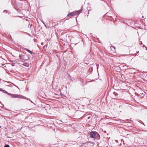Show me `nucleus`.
<instances>
[{"label":"nucleus","instance_id":"obj_24","mask_svg":"<svg viewBox=\"0 0 147 147\" xmlns=\"http://www.w3.org/2000/svg\"><path fill=\"white\" fill-rule=\"evenodd\" d=\"M76 20L77 21V20L76 18Z\"/></svg>","mask_w":147,"mask_h":147},{"label":"nucleus","instance_id":"obj_20","mask_svg":"<svg viewBox=\"0 0 147 147\" xmlns=\"http://www.w3.org/2000/svg\"><path fill=\"white\" fill-rule=\"evenodd\" d=\"M141 42V43H140V44H141V43H142V42Z\"/></svg>","mask_w":147,"mask_h":147},{"label":"nucleus","instance_id":"obj_17","mask_svg":"<svg viewBox=\"0 0 147 147\" xmlns=\"http://www.w3.org/2000/svg\"><path fill=\"white\" fill-rule=\"evenodd\" d=\"M142 124H143V125H144V126H145V125H144V123H142Z\"/></svg>","mask_w":147,"mask_h":147},{"label":"nucleus","instance_id":"obj_8","mask_svg":"<svg viewBox=\"0 0 147 147\" xmlns=\"http://www.w3.org/2000/svg\"><path fill=\"white\" fill-rule=\"evenodd\" d=\"M2 92L3 93L6 94H7L8 93V92L7 91H6V90H2Z\"/></svg>","mask_w":147,"mask_h":147},{"label":"nucleus","instance_id":"obj_16","mask_svg":"<svg viewBox=\"0 0 147 147\" xmlns=\"http://www.w3.org/2000/svg\"><path fill=\"white\" fill-rule=\"evenodd\" d=\"M41 44H42V45H43V42L41 43Z\"/></svg>","mask_w":147,"mask_h":147},{"label":"nucleus","instance_id":"obj_14","mask_svg":"<svg viewBox=\"0 0 147 147\" xmlns=\"http://www.w3.org/2000/svg\"><path fill=\"white\" fill-rule=\"evenodd\" d=\"M43 24H44V25H45V26L46 27H47L46 25H45V23H44V22H43Z\"/></svg>","mask_w":147,"mask_h":147},{"label":"nucleus","instance_id":"obj_1","mask_svg":"<svg viewBox=\"0 0 147 147\" xmlns=\"http://www.w3.org/2000/svg\"><path fill=\"white\" fill-rule=\"evenodd\" d=\"M90 137L91 138L97 139L99 140L100 139V136L99 134L95 131H92L89 134Z\"/></svg>","mask_w":147,"mask_h":147},{"label":"nucleus","instance_id":"obj_5","mask_svg":"<svg viewBox=\"0 0 147 147\" xmlns=\"http://www.w3.org/2000/svg\"><path fill=\"white\" fill-rule=\"evenodd\" d=\"M74 16V13L73 11L67 15V16L69 17L70 16Z\"/></svg>","mask_w":147,"mask_h":147},{"label":"nucleus","instance_id":"obj_15","mask_svg":"<svg viewBox=\"0 0 147 147\" xmlns=\"http://www.w3.org/2000/svg\"><path fill=\"white\" fill-rule=\"evenodd\" d=\"M3 90L1 88H0V91H2V90Z\"/></svg>","mask_w":147,"mask_h":147},{"label":"nucleus","instance_id":"obj_11","mask_svg":"<svg viewBox=\"0 0 147 147\" xmlns=\"http://www.w3.org/2000/svg\"><path fill=\"white\" fill-rule=\"evenodd\" d=\"M113 94L115 96L118 95V94L116 92H113Z\"/></svg>","mask_w":147,"mask_h":147},{"label":"nucleus","instance_id":"obj_7","mask_svg":"<svg viewBox=\"0 0 147 147\" xmlns=\"http://www.w3.org/2000/svg\"><path fill=\"white\" fill-rule=\"evenodd\" d=\"M25 50H26V51H27V52H28L29 53H30V54H34V53H33V52H32V51H30V50L27 49H25Z\"/></svg>","mask_w":147,"mask_h":147},{"label":"nucleus","instance_id":"obj_18","mask_svg":"<svg viewBox=\"0 0 147 147\" xmlns=\"http://www.w3.org/2000/svg\"><path fill=\"white\" fill-rule=\"evenodd\" d=\"M141 42V43H140V44H141V43H142V42Z\"/></svg>","mask_w":147,"mask_h":147},{"label":"nucleus","instance_id":"obj_21","mask_svg":"<svg viewBox=\"0 0 147 147\" xmlns=\"http://www.w3.org/2000/svg\"><path fill=\"white\" fill-rule=\"evenodd\" d=\"M31 26H32V25H31L30 26V27H31Z\"/></svg>","mask_w":147,"mask_h":147},{"label":"nucleus","instance_id":"obj_3","mask_svg":"<svg viewBox=\"0 0 147 147\" xmlns=\"http://www.w3.org/2000/svg\"><path fill=\"white\" fill-rule=\"evenodd\" d=\"M26 56L24 55H19V57L20 59L21 60H28L29 57H28V58H26Z\"/></svg>","mask_w":147,"mask_h":147},{"label":"nucleus","instance_id":"obj_13","mask_svg":"<svg viewBox=\"0 0 147 147\" xmlns=\"http://www.w3.org/2000/svg\"><path fill=\"white\" fill-rule=\"evenodd\" d=\"M23 98L26 99L28 100H29V99H28L27 98H25V97L24 98Z\"/></svg>","mask_w":147,"mask_h":147},{"label":"nucleus","instance_id":"obj_23","mask_svg":"<svg viewBox=\"0 0 147 147\" xmlns=\"http://www.w3.org/2000/svg\"><path fill=\"white\" fill-rule=\"evenodd\" d=\"M142 18H144V17L143 16H142Z\"/></svg>","mask_w":147,"mask_h":147},{"label":"nucleus","instance_id":"obj_4","mask_svg":"<svg viewBox=\"0 0 147 147\" xmlns=\"http://www.w3.org/2000/svg\"><path fill=\"white\" fill-rule=\"evenodd\" d=\"M82 9H81L79 10V11H74V15H79L81 12H82Z\"/></svg>","mask_w":147,"mask_h":147},{"label":"nucleus","instance_id":"obj_6","mask_svg":"<svg viewBox=\"0 0 147 147\" xmlns=\"http://www.w3.org/2000/svg\"><path fill=\"white\" fill-rule=\"evenodd\" d=\"M22 65L25 67H28L29 66V64L26 63H25L22 64Z\"/></svg>","mask_w":147,"mask_h":147},{"label":"nucleus","instance_id":"obj_19","mask_svg":"<svg viewBox=\"0 0 147 147\" xmlns=\"http://www.w3.org/2000/svg\"><path fill=\"white\" fill-rule=\"evenodd\" d=\"M141 42V43H140V44H141V43H142V42Z\"/></svg>","mask_w":147,"mask_h":147},{"label":"nucleus","instance_id":"obj_22","mask_svg":"<svg viewBox=\"0 0 147 147\" xmlns=\"http://www.w3.org/2000/svg\"><path fill=\"white\" fill-rule=\"evenodd\" d=\"M30 101H31L32 102H33L32 101H31V100H30Z\"/></svg>","mask_w":147,"mask_h":147},{"label":"nucleus","instance_id":"obj_9","mask_svg":"<svg viewBox=\"0 0 147 147\" xmlns=\"http://www.w3.org/2000/svg\"><path fill=\"white\" fill-rule=\"evenodd\" d=\"M4 147H9V146L8 144H6L5 145Z\"/></svg>","mask_w":147,"mask_h":147},{"label":"nucleus","instance_id":"obj_12","mask_svg":"<svg viewBox=\"0 0 147 147\" xmlns=\"http://www.w3.org/2000/svg\"><path fill=\"white\" fill-rule=\"evenodd\" d=\"M3 12H5L6 13H7V10H4V11H3Z\"/></svg>","mask_w":147,"mask_h":147},{"label":"nucleus","instance_id":"obj_2","mask_svg":"<svg viewBox=\"0 0 147 147\" xmlns=\"http://www.w3.org/2000/svg\"><path fill=\"white\" fill-rule=\"evenodd\" d=\"M7 95L11 96L12 98H23L24 97V96L22 95H20L17 94H11L9 93H8Z\"/></svg>","mask_w":147,"mask_h":147},{"label":"nucleus","instance_id":"obj_10","mask_svg":"<svg viewBox=\"0 0 147 147\" xmlns=\"http://www.w3.org/2000/svg\"><path fill=\"white\" fill-rule=\"evenodd\" d=\"M72 144H77V142H74Z\"/></svg>","mask_w":147,"mask_h":147}]
</instances>
